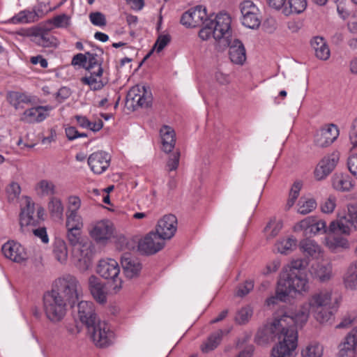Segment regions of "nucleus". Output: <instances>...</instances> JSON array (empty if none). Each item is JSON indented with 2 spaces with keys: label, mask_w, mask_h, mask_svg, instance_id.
<instances>
[{
  "label": "nucleus",
  "mask_w": 357,
  "mask_h": 357,
  "mask_svg": "<svg viewBox=\"0 0 357 357\" xmlns=\"http://www.w3.org/2000/svg\"><path fill=\"white\" fill-rule=\"evenodd\" d=\"M298 326L291 316L284 313L259 330L255 342L264 344L278 340V343L271 350V357H293L298 345Z\"/></svg>",
  "instance_id": "obj_1"
},
{
  "label": "nucleus",
  "mask_w": 357,
  "mask_h": 357,
  "mask_svg": "<svg viewBox=\"0 0 357 357\" xmlns=\"http://www.w3.org/2000/svg\"><path fill=\"white\" fill-rule=\"evenodd\" d=\"M357 225V208L351 206L347 215L332 221L327 227L326 221L315 218H308L301 220L297 225L304 230L305 235L325 234L326 245L331 250L337 248H347L349 246L347 239L343 236L350 234L353 226Z\"/></svg>",
  "instance_id": "obj_2"
},
{
  "label": "nucleus",
  "mask_w": 357,
  "mask_h": 357,
  "mask_svg": "<svg viewBox=\"0 0 357 357\" xmlns=\"http://www.w3.org/2000/svg\"><path fill=\"white\" fill-rule=\"evenodd\" d=\"M307 265V262L305 259H298L284 268L278 281L275 295L266 300L268 305H275L278 301L285 302L291 292L308 291Z\"/></svg>",
  "instance_id": "obj_3"
},
{
  "label": "nucleus",
  "mask_w": 357,
  "mask_h": 357,
  "mask_svg": "<svg viewBox=\"0 0 357 357\" xmlns=\"http://www.w3.org/2000/svg\"><path fill=\"white\" fill-rule=\"evenodd\" d=\"M332 291L321 289L312 294L308 301L303 303L296 312L288 311L284 314L291 316L297 324L302 327L308 320L310 314H313L319 323L328 322L332 317L331 309Z\"/></svg>",
  "instance_id": "obj_4"
},
{
  "label": "nucleus",
  "mask_w": 357,
  "mask_h": 357,
  "mask_svg": "<svg viewBox=\"0 0 357 357\" xmlns=\"http://www.w3.org/2000/svg\"><path fill=\"white\" fill-rule=\"evenodd\" d=\"M82 229H67L66 237L69 243L75 247L74 255L77 258V267L81 271L88 270L92 265L93 256L89 243H81Z\"/></svg>",
  "instance_id": "obj_5"
},
{
  "label": "nucleus",
  "mask_w": 357,
  "mask_h": 357,
  "mask_svg": "<svg viewBox=\"0 0 357 357\" xmlns=\"http://www.w3.org/2000/svg\"><path fill=\"white\" fill-rule=\"evenodd\" d=\"M67 302L55 289L45 292L43 298V307L47 319L53 323L61 321L67 312Z\"/></svg>",
  "instance_id": "obj_6"
},
{
  "label": "nucleus",
  "mask_w": 357,
  "mask_h": 357,
  "mask_svg": "<svg viewBox=\"0 0 357 357\" xmlns=\"http://www.w3.org/2000/svg\"><path fill=\"white\" fill-rule=\"evenodd\" d=\"M53 289L60 292V295L64 294V298L72 305L79 299L78 281L71 275H66L56 280Z\"/></svg>",
  "instance_id": "obj_7"
},
{
  "label": "nucleus",
  "mask_w": 357,
  "mask_h": 357,
  "mask_svg": "<svg viewBox=\"0 0 357 357\" xmlns=\"http://www.w3.org/2000/svg\"><path fill=\"white\" fill-rule=\"evenodd\" d=\"M91 337L97 347H105L110 345L114 340V333L105 321H99L88 329Z\"/></svg>",
  "instance_id": "obj_8"
},
{
  "label": "nucleus",
  "mask_w": 357,
  "mask_h": 357,
  "mask_svg": "<svg viewBox=\"0 0 357 357\" xmlns=\"http://www.w3.org/2000/svg\"><path fill=\"white\" fill-rule=\"evenodd\" d=\"M97 273L106 280L113 281V289L116 292L121 288L122 281L119 278L120 267L118 262L113 259H102L97 267Z\"/></svg>",
  "instance_id": "obj_9"
},
{
  "label": "nucleus",
  "mask_w": 357,
  "mask_h": 357,
  "mask_svg": "<svg viewBox=\"0 0 357 357\" xmlns=\"http://www.w3.org/2000/svg\"><path fill=\"white\" fill-rule=\"evenodd\" d=\"M208 22L213 30V38L215 40H229L230 37L231 18L227 13L218 14L214 20L208 17Z\"/></svg>",
  "instance_id": "obj_10"
},
{
  "label": "nucleus",
  "mask_w": 357,
  "mask_h": 357,
  "mask_svg": "<svg viewBox=\"0 0 357 357\" xmlns=\"http://www.w3.org/2000/svg\"><path fill=\"white\" fill-rule=\"evenodd\" d=\"M127 102H130V105L136 107H149L152 104L153 97L149 87L135 86L130 89L127 94Z\"/></svg>",
  "instance_id": "obj_11"
},
{
  "label": "nucleus",
  "mask_w": 357,
  "mask_h": 357,
  "mask_svg": "<svg viewBox=\"0 0 357 357\" xmlns=\"http://www.w3.org/2000/svg\"><path fill=\"white\" fill-rule=\"evenodd\" d=\"M242 24L250 29H257L261 24L259 10L251 1H244L240 4Z\"/></svg>",
  "instance_id": "obj_12"
},
{
  "label": "nucleus",
  "mask_w": 357,
  "mask_h": 357,
  "mask_svg": "<svg viewBox=\"0 0 357 357\" xmlns=\"http://www.w3.org/2000/svg\"><path fill=\"white\" fill-rule=\"evenodd\" d=\"M208 19L206 9L203 6H197L185 12L181 18V23L188 28H192L202 24Z\"/></svg>",
  "instance_id": "obj_13"
},
{
  "label": "nucleus",
  "mask_w": 357,
  "mask_h": 357,
  "mask_svg": "<svg viewBox=\"0 0 357 357\" xmlns=\"http://www.w3.org/2000/svg\"><path fill=\"white\" fill-rule=\"evenodd\" d=\"M77 319L87 330L100 321L92 302L82 301L77 305Z\"/></svg>",
  "instance_id": "obj_14"
},
{
  "label": "nucleus",
  "mask_w": 357,
  "mask_h": 357,
  "mask_svg": "<svg viewBox=\"0 0 357 357\" xmlns=\"http://www.w3.org/2000/svg\"><path fill=\"white\" fill-rule=\"evenodd\" d=\"M165 245L162 239L156 232L151 231L138 243L139 251L144 255H153L160 251Z\"/></svg>",
  "instance_id": "obj_15"
},
{
  "label": "nucleus",
  "mask_w": 357,
  "mask_h": 357,
  "mask_svg": "<svg viewBox=\"0 0 357 357\" xmlns=\"http://www.w3.org/2000/svg\"><path fill=\"white\" fill-rule=\"evenodd\" d=\"M177 229V218L174 215H164L156 225V233L164 240L171 239Z\"/></svg>",
  "instance_id": "obj_16"
},
{
  "label": "nucleus",
  "mask_w": 357,
  "mask_h": 357,
  "mask_svg": "<svg viewBox=\"0 0 357 357\" xmlns=\"http://www.w3.org/2000/svg\"><path fill=\"white\" fill-rule=\"evenodd\" d=\"M3 255L16 263H21L26 261L28 255L25 248L19 243L14 241H8L1 248Z\"/></svg>",
  "instance_id": "obj_17"
},
{
  "label": "nucleus",
  "mask_w": 357,
  "mask_h": 357,
  "mask_svg": "<svg viewBox=\"0 0 357 357\" xmlns=\"http://www.w3.org/2000/svg\"><path fill=\"white\" fill-rule=\"evenodd\" d=\"M111 156L105 151H97L91 153L88 158V165L91 170L96 174L105 172L109 166Z\"/></svg>",
  "instance_id": "obj_18"
},
{
  "label": "nucleus",
  "mask_w": 357,
  "mask_h": 357,
  "mask_svg": "<svg viewBox=\"0 0 357 357\" xmlns=\"http://www.w3.org/2000/svg\"><path fill=\"white\" fill-rule=\"evenodd\" d=\"M90 236L97 243H105L113 235V226L109 220L94 223L89 231Z\"/></svg>",
  "instance_id": "obj_19"
},
{
  "label": "nucleus",
  "mask_w": 357,
  "mask_h": 357,
  "mask_svg": "<svg viewBox=\"0 0 357 357\" xmlns=\"http://www.w3.org/2000/svg\"><path fill=\"white\" fill-rule=\"evenodd\" d=\"M339 130L334 124L321 128L316 135L314 143L319 147L331 145L338 137Z\"/></svg>",
  "instance_id": "obj_20"
},
{
  "label": "nucleus",
  "mask_w": 357,
  "mask_h": 357,
  "mask_svg": "<svg viewBox=\"0 0 357 357\" xmlns=\"http://www.w3.org/2000/svg\"><path fill=\"white\" fill-rule=\"evenodd\" d=\"M339 160V154L333 153L324 157L315 169L314 176L317 180L326 178L334 169Z\"/></svg>",
  "instance_id": "obj_21"
},
{
  "label": "nucleus",
  "mask_w": 357,
  "mask_h": 357,
  "mask_svg": "<svg viewBox=\"0 0 357 357\" xmlns=\"http://www.w3.org/2000/svg\"><path fill=\"white\" fill-rule=\"evenodd\" d=\"M226 45L229 47V55L231 61L234 64L242 66L246 60V52L242 42L238 39L233 41L229 40L224 43V45Z\"/></svg>",
  "instance_id": "obj_22"
},
{
  "label": "nucleus",
  "mask_w": 357,
  "mask_h": 357,
  "mask_svg": "<svg viewBox=\"0 0 357 357\" xmlns=\"http://www.w3.org/2000/svg\"><path fill=\"white\" fill-rule=\"evenodd\" d=\"M121 263L126 278L131 279L139 275L142 264L139 259L132 256L130 253H124L121 257Z\"/></svg>",
  "instance_id": "obj_23"
},
{
  "label": "nucleus",
  "mask_w": 357,
  "mask_h": 357,
  "mask_svg": "<svg viewBox=\"0 0 357 357\" xmlns=\"http://www.w3.org/2000/svg\"><path fill=\"white\" fill-rule=\"evenodd\" d=\"M50 106H37L26 109L20 117L22 121L28 123H40L48 116Z\"/></svg>",
  "instance_id": "obj_24"
},
{
  "label": "nucleus",
  "mask_w": 357,
  "mask_h": 357,
  "mask_svg": "<svg viewBox=\"0 0 357 357\" xmlns=\"http://www.w3.org/2000/svg\"><path fill=\"white\" fill-rule=\"evenodd\" d=\"M52 10L53 9L50 8L43 11L40 8L34 10H24L13 16L11 18V22L13 24H28L34 22Z\"/></svg>",
  "instance_id": "obj_25"
},
{
  "label": "nucleus",
  "mask_w": 357,
  "mask_h": 357,
  "mask_svg": "<svg viewBox=\"0 0 357 357\" xmlns=\"http://www.w3.org/2000/svg\"><path fill=\"white\" fill-rule=\"evenodd\" d=\"M310 45L317 59L323 61L329 59L331 52L324 38L320 36L313 37L310 40Z\"/></svg>",
  "instance_id": "obj_26"
},
{
  "label": "nucleus",
  "mask_w": 357,
  "mask_h": 357,
  "mask_svg": "<svg viewBox=\"0 0 357 357\" xmlns=\"http://www.w3.org/2000/svg\"><path fill=\"white\" fill-rule=\"evenodd\" d=\"M162 139V150L166 153L171 152L175 146L176 134L172 128L163 126L160 130Z\"/></svg>",
  "instance_id": "obj_27"
},
{
  "label": "nucleus",
  "mask_w": 357,
  "mask_h": 357,
  "mask_svg": "<svg viewBox=\"0 0 357 357\" xmlns=\"http://www.w3.org/2000/svg\"><path fill=\"white\" fill-rule=\"evenodd\" d=\"M343 284L347 289L357 290V260L348 266L343 276Z\"/></svg>",
  "instance_id": "obj_28"
},
{
  "label": "nucleus",
  "mask_w": 357,
  "mask_h": 357,
  "mask_svg": "<svg viewBox=\"0 0 357 357\" xmlns=\"http://www.w3.org/2000/svg\"><path fill=\"white\" fill-rule=\"evenodd\" d=\"M311 273L314 278L318 279L320 282H327L332 277V265L329 263H318L312 267Z\"/></svg>",
  "instance_id": "obj_29"
},
{
  "label": "nucleus",
  "mask_w": 357,
  "mask_h": 357,
  "mask_svg": "<svg viewBox=\"0 0 357 357\" xmlns=\"http://www.w3.org/2000/svg\"><path fill=\"white\" fill-rule=\"evenodd\" d=\"M87 63L85 69L89 75H102L103 69L101 66L102 61L97 54L86 53Z\"/></svg>",
  "instance_id": "obj_30"
},
{
  "label": "nucleus",
  "mask_w": 357,
  "mask_h": 357,
  "mask_svg": "<svg viewBox=\"0 0 357 357\" xmlns=\"http://www.w3.org/2000/svg\"><path fill=\"white\" fill-rule=\"evenodd\" d=\"M89 287L93 297L100 303L106 302L107 296L103 285L95 276L89 278Z\"/></svg>",
  "instance_id": "obj_31"
},
{
  "label": "nucleus",
  "mask_w": 357,
  "mask_h": 357,
  "mask_svg": "<svg viewBox=\"0 0 357 357\" xmlns=\"http://www.w3.org/2000/svg\"><path fill=\"white\" fill-rule=\"evenodd\" d=\"M8 100L10 104L17 110L23 109L24 104L31 103L32 100L29 95L18 91L10 92L8 95Z\"/></svg>",
  "instance_id": "obj_32"
},
{
  "label": "nucleus",
  "mask_w": 357,
  "mask_h": 357,
  "mask_svg": "<svg viewBox=\"0 0 357 357\" xmlns=\"http://www.w3.org/2000/svg\"><path fill=\"white\" fill-rule=\"evenodd\" d=\"M34 212V204L30 198L27 197L26 199V206L22 209L20 215V224L22 228L24 226H28L33 223Z\"/></svg>",
  "instance_id": "obj_33"
},
{
  "label": "nucleus",
  "mask_w": 357,
  "mask_h": 357,
  "mask_svg": "<svg viewBox=\"0 0 357 357\" xmlns=\"http://www.w3.org/2000/svg\"><path fill=\"white\" fill-rule=\"evenodd\" d=\"M229 331L230 329L226 330L225 331L222 330H219L211 335L206 342H204L201 347L202 352L208 353L214 350L220 343L223 334L225 333L227 334L229 333Z\"/></svg>",
  "instance_id": "obj_34"
},
{
  "label": "nucleus",
  "mask_w": 357,
  "mask_h": 357,
  "mask_svg": "<svg viewBox=\"0 0 357 357\" xmlns=\"http://www.w3.org/2000/svg\"><path fill=\"white\" fill-rule=\"evenodd\" d=\"M52 253L56 260L65 264L68 259V248L66 242L61 238H56L52 248Z\"/></svg>",
  "instance_id": "obj_35"
},
{
  "label": "nucleus",
  "mask_w": 357,
  "mask_h": 357,
  "mask_svg": "<svg viewBox=\"0 0 357 357\" xmlns=\"http://www.w3.org/2000/svg\"><path fill=\"white\" fill-rule=\"evenodd\" d=\"M301 251L306 256L317 257L321 252L320 246L313 240L305 238L299 244Z\"/></svg>",
  "instance_id": "obj_36"
},
{
  "label": "nucleus",
  "mask_w": 357,
  "mask_h": 357,
  "mask_svg": "<svg viewBox=\"0 0 357 357\" xmlns=\"http://www.w3.org/2000/svg\"><path fill=\"white\" fill-rule=\"evenodd\" d=\"M324 347L317 342H311L305 345L301 351V357H322Z\"/></svg>",
  "instance_id": "obj_37"
},
{
  "label": "nucleus",
  "mask_w": 357,
  "mask_h": 357,
  "mask_svg": "<svg viewBox=\"0 0 357 357\" xmlns=\"http://www.w3.org/2000/svg\"><path fill=\"white\" fill-rule=\"evenodd\" d=\"M296 244L297 241L293 236L282 238L276 242L275 248L278 252L287 255L296 248Z\"/></svg>",
  "instance_id": "obj_38"
},
{
  "label": "nucleus",
  "mask_w": 357,
  "mask_h": 357,
  "mask_svg": "<svg viewBox=\"0 0 357 357\" xmlns=\"http://www.w3.org/2000/svg\"><path fill=\"white\" fill-rule=\"evenodd\" d=\"M333 185L339 191H350L354 186L353 180L349 176H337L333 179Z\"/></svg>",
  "instance_id": "obj_39"
},
{
  "label": "nucleus",
  "mask_w": 357,
  "mask_h": 357,
  "mask_svg": "<svg viewBox=\"0 0 357 357\" xmlns=\"http://www.w3.org/2000/svg\"><path fill=\"white\" fill-rule=\"evenodd\" d=\"M48 210L52 218L60 220L63 217V206L59 198L52 197L48 203Z\"/></svg>",
  "instance_id": "obj_40"
},
{
  "label": "nucleus",
  "mask_w": 357,
  "mask_h": 357,
  "mask_svg": "<svg viewBox=\"0 0 357 357\" xmlns=\"http://www.w3.org/2000/svg\"><path fill=\"white\" fill-rule=\"evenodd\" d=\"M289 8L284 9L286 15L291 14H300L303 12L307 6L306 0H289Z\"/></svg>",
  "instance_id": "obj_41"
},
{
  "label": "nucleus",
  "mask_w": 357,
  "mask_h": 357,
  "mask_svg": "<svg viewBox=\"0 0 357 357\" xmlns=\"http://www.w3.org/2000/svg\"><path fill=\"white\" fill-rule=\"evenodd\" d=\"M102 75H86L81 79V82L86 85H89L90 89L93 91H98L102 89L105 85V82L100 79Z\"/></svg>",
  "instance_id": "obj_42"
},
{
  "label": "nucleus",
  "mask_w": 357,
  "mask_h": 357,
  "mask_svg": "<svg viewBox=\"0 0 357 357\" xmlns=\"http://www.w3.org/2000/svg\"><path fill=\"white\" fill-rule=\"evenodd\" d=\"M36 190L41 196H51L56 193L54 184L48 180H41L36 185Z\"/></svg>",
  "instance_id": "obj_43"
},
{
  "label": "nucleus",
  "mask_w": 357,
  "mask_h": 357,
  "mask_svg": "<svg viewBox=\"0 0 357 357\" xmlns=\"http://www.w3.org/2000/svg\"><path fill=\"white\" fill-rule=\"evenodd\" d=\"M48 22L53 26L54 28L66 29L71 24L70 17L66 14H61L50 19Z\"/></svg>",
  "instance_id": "obj_44"
},
{
  "label": "nucleus",
  "mask_w": 357,
  "mask_h": 357,
  "mask_svg": "<svg viewBox=\"0 0 357 357\" xmlns=\"http://www.w3.org/2000/svg\"><path fill=\"white\" fill-rule=\"evenodd\" d=\"M66 229H82L83 222L78 213H66Z\"/></svg>",
  "instance_id": "obj_45"
},
{
  "label": "nucleus",
  "mask_w": 357,
  "mask_h": 357,
  "mask_svg": "<svg viewBox=\"0 0 357 357\" xmlns=\"http://www.w3.org/2000/svg\"><path fill=\"white\" fill-rule=\"evenodd\" d=\"M298 206V212L302 215H306L316 208L317 203L314 199L301 198Z\"/></svg>",
  "instance_id": "obj_46"
},
{
  "label": "nucleus",
  "mask_w": 357,
  "mask_h": 357,
  "mask_svg": "<svg viewBox=\"0 0 357 357\" xmlns=\"http://www.w3.org/2000/svg\"><path fill=\"white\" fill-rule=\"evenodd\" d=\"M282 227V224L280 221L271 220L266 227L264 232L268 239L273 238L276 236Z\"/></svg>",
  "instance_id": "obj_47"
},
{
  "label": "nucleus",
  "mask_w": 357,
  "mask_h": 357,
  "mask_svg": "<svg viewBox=\"0 0 357 357\" xmlns=\"http://www.w3.org/2000/svg\"><path fill=\"white\" fill-rule=\"evenodd\" d=\"M252 315V308L250 306H245L238 311L235 317V321L239 324H244L248 321Z\"/></svg>",
  "instance_id": "obj_48"
},
{
  "label": "nucleus",
  "mask_w": 357,
  "mask_h": 357,
  "mask_svg": "<svg viewBox=\"0 0 357 357\" xmlns=\"http://www.w3.org/2000/svg\"><path fill=\"white\" fill-rule=\"evenodd\" d=\"M357 322V312H351L346 314L342 321L336 326L337 328H348Z\"/></svg>",
  "instance_id": "obj_49"
},
{
  "label": "nucleus",
  "mask_w": 357,
  "mask_h": 357,
  "mask_svg": "<svg viewBox=\"0 0 357 357\" xmlns=\"http://www.w3.org/2000/svg\"><path fill=\"white\" fill-rule=\"evenodd\" d=\"M337 357H355L356 349L342 341L338 346Z\"/></svg>",
  "instance_id": "obj_50"
},
{
  "label": "nucleus",
  "mask_w": 357,
  "mask_h": 357,
  "mask_svg": "<svg viewBox=\"0 0 357 357\" xmlns=\"http://www.w3.org/2000/svg\"><path fill=\"white\" fill-rule=\"evenodd\" d=\"M39 44L43 47H55L57 45L56 38L48 33H43L39 37Z\"/></svg>",
  "instance_id": "obj_51"
},
{
  "label": "nucleus",
  "mask_w": 357,
  "mask_h": 357,
  "mask_svg": "<svg viewBox=\"0 0 357 357\" xmlns=\"http://www.w3.org/2000/svg\"><path fill=\"white\" fill-rule=\"evenodd\" d=\"M170 40L171 36L169 34H160L153 45V49L159 53L169 43Z\"/></svg>",
  "instance_id": "obj_52"
},
{
  "label": "nucleus",
  "mask_w": 357,
  "mask_h": 357,
  "mask_svg": "<svg viewBox=\"0 0 357 357\" xmlns=\"http://www.w3.org/2000/svg\"><path fill=\"white\" fill-rule=\"evenodd\" d=\"M89 20L95 26H104L107 24L105 16L100 12H94L90 13Z\"/></svg>",
  "instance_id": "obj_53"
},
{
  "label": "nucleus",
  "mask_w": 357,
  "mask_h": 357,
  "mask_svg": "<svg viewBox=\"0 0 357 357\" xmlns=\"http://www.w3.org/2000/svg\"><path fill=\"white\" fill-rule=\"evenodd\" d=\"M336 206V198L335 196L330 195L324 200L321 204V211L325 213H332Z\"/></svg>",
  "instance_id": "obj_54"
},
{
  "label": "nucleus",
  "mask_w": 357,
  "mask_h": 357,
  "mask_svg": "<svg viewBox=\"0 0 357 357\" xmlns=\"http://www.w3.org/2000/svg\"><path fill=\"white\" fill-rule=\"evenodd\" d=\"M10 200H13L19 197L21 192V188L16 182H12L6 189Z\"/></svg>",
  "instance_id": "obj_55"
},
{
  "label": "nucleus",
  "mask_w": 357,
  "mask_h": 357,
  "mask_svg": "<svg viewBox=\"0 0 357 357\" xmlns=\"http://www.w3.org/2000/svg\"><path fill=\"white\" fill-rule=\"evenodd\" d=\"M204 27L199 31V36L203 40H208L211 36H213V30L209 24L208 19L204 22Z\"/></svg>",
  "instance_id": "obj_56"
},
{
  "label": "nucleus",
  "mask_w": 357,
  "mask_h": 357,
  "mask_svg": "<svg viewBox=\"0 0 357 357\" xmlns=\"http://www.w3.org/2000/svg\"><path fill=\"white\" fill-rule=\"evenodd\" d=\"M179 159L180 153L178 151L173 153L172 155H169L167 164L169 171H174L178 168L179 164Z\"/></svg>",
  "instance_id": "obj_57"
},
{
  "label": "nucleus",
  "mask_w": 357,
  "mask_h": 357,
  "mask_svg": "<svg viewBox=\"0 0 357 357\" xmlns=\"http://www.w3.org/2000/svg\"><path fill=\"white\" fill-rule=\"evenodd\" d=\"M254 287L252 280H247L244 284L239 285L236 291V296L243 297L247 295Z\"/></svg>",
  "instance_id": "obj_58"
},
{
  "label": "nucleus",
  "mask_w": 357,
  "mask_h": 357,
  "mask_svg": "<svg viewBox=\"0 0 357 357\" xmlns=\"http://www.w3.org/2000/svg\"><path fill=\"white\" fill-rule=\"evenodd\" d=\"M343 341L347 345L357 348V327L354 328L344 338Z\"/></svg>",
  "instance_id": "obj_59"
},
{
  "label": "nucleus",
  "mask_w": 357,
  "mask_h": 357,
  "mask_svg": "<svg viewBox=\"0 0 357 357\" xmlns=\"http://www.w3.org/2000/svg\"><path fill=\"white\" fill-rule=\"evenodd\" d=\"M337 11L339 16L344 20L349 19L351 16L348 6L342 1L337 4Z\"/></svg>",
  "instance_id": "obj_60"
},
{
  "label": "nucleus",
  "mask_w": 357,
  "mask_h": 357,
  "mask_svg": "<svg viewBox=\"0 0 357 357\" xmlns=\"http://www.w3.org/2000/svg\"><path fill=\"white\" fill-rule=\"evenodd\" d=\"M81 200L78 197L71 196L68 199V207L66 213H77V211L80 208Z\"/></svg>",
  "instance_id": "obj_61"
},
{
  "label": "nucleus",
  "mask_w": 357,
  "mask_h": 357,
  "mask_svg": "<svg viewBox=\"0 0 357 357\" xmlns=\"http://www.w3.org/2000/svg\"><path fill=\"white\" fill-rule=\"evenodd\" d=\"M347 167L350 173L357 178V154H352L348 158Z\"/></svg>",
  "instance_id": "obj_62"
},
{
  "label": "nucleus",
  "mask_w": 357,
  "mask_h": 357,
  "mask_svg": "<svg viewBox=\"0 0 357 357\" xmlns=\"http://www.w3.org/2000/svg\"><path fill=\"white\" fill-rule=\"evenodd\" d=\"M86 63H87L86 54H77L73 56L72 60L73 65L82 66L84 68H86Z\"/></svg>",
  "instance_id": "obj_63"
},
{
  "label": "nucleus",
  "mask_w": 357,
  "mask_h": 357,
  "mask_svg": "<svg viewBox=\"0 0 357 357\" xmlns=\"http://www.w3.org/2000/svg\"><path fill=\"white\" fill-rule=\"evenodd\" d=\"M349 139L354 146H357V118L354 121L349 132Z\"/></svg>",
  "instance_id": "obj_64"
}]
</instances>
